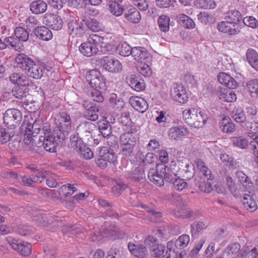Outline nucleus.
<instances>
[{
    "label": "nucleus",
    "mask_w": 258,
    "mask_h": 258,
    "mask_svg": "<svg viewBox=\"0 0 258 258\" xmlns=\"http://www.w3.org/2000/svg\"><path fill=\"white\" fill-rule=\"evenodd\" d=\"M182 115L185 122L190 127L196 128L205 126L209 118L207 112L199 108L186 109Z\"/></svg>",
    "instance_id": "nucleus-1"
},
{
    "label": "nucleus",
    "mask_w": 258,
    "mask_h": 258,
    "mask_svg": "<svg viewBox=\"0 0 258 258\" xmlns=\"http://www.w3.org/2000/svg\"><path fill=\"white\" fill-rule=\"evenodd\" d=\"M107 38L97 34H93L89 35L87 41L82 43L79 46V51L84 56L90 57L98 51V46L102 47L103 44L108 42L104 41Z\"/></svg>",
    "instance_id": "nucleus-2"
},
{
    "label": "nucleus",
    "mask_w": 258,
    "mask_h": 258,
    "mask_svg": "<svg viewBox=\"0 0 258 258\" xmlns=\"http://www.w3.org/2000/svg\"><path fill=\"white\" fill-rule=\"evenodd\" d=\"M173 176V172L164 164H157L156 169H151L148 173L149 180L158 186L164 184V180H169Z\"/></svg>",
    "instance_id": "nucleus-3"
},
{
    "label": "nucleus",
    "mask_w": 258,
    "mask_h": 258,
    "mask_svg": "<svg viewBox=\"0 0 258 258\" xmlns=\"http://www.w3.org/2000/svg\"><path fill=\"white\" fill-rule=\"evenodd\" d=\"M136 132L132 130L131 132L122 134L119 138L121 154L125 156L133 155L134 149L136 144V138L133 135Z\"/></svg>",
    "instance_id": "nucleus-4"
},
{
    "label": "nucleus",
    "mask_w": 258,
    "mask_h": 258,
    "mask_svg": "<svg viewBox=\"0 0 258 258\" xmlns=\"http://www.w3.org/2000/svg\"><path fill=\"white\" fill-rule=\"evenodd\" d=\"M63 138L62 132L60 130L54 129L52 132L46 133L44 137L40 140H43L42 146L44 149L49 152H55L56 148L60 140Z\"/></svg>",
    "instance_id": "nucleus-5"
},
{
    "label": "nucleus",
    "mask_w": 258,
    "mask_h": 258,
    "mask_svg": "<svg viewBox=\"0 0 258 258\" xmlns=\"http://www.w3.org/2000/svg\"><path fill=\"white\" fill-rule=\"evenodd\" d=\"M174 245L170 241L167 243V249L164 245L156 244L153 246L151 249V255L154 258H181V254L178 255L172 251Z\"/></svg>",
    "instance_id": "nucleus-6"
},
{
    "label": "nucleus",
    "mask_w": 258,
    "mask_h": 258,
    "mask_svg": "<svg viewBox=\"0 0 258 258\" xmlns=\"http://www.w3.org/2000/svg\"><path fill=\"white\" fill-rule=\"evenodd\" d=\"M22 119L21 111L16 108L7 109L3 115L4 123L11 127H15L19 125Z\"/></svg>",
    "instance_id": "nucleus-7"
},
{
    "label": "nucleus",
    "mask_w": 258,
    "mask_h": 258,
    "mask_svg": "<svg viewBox=\"0 0 258 258\" xmlns=\"http://www.w3.org/2000/svg\"><path fill=\"white\" fill-rule=\"evenodd\" d=\"M101 65L106 71L112 73H120L122 69L121 63L112 56H105L100 60Z\"/></svg>",
    "instance_id": "nucleus-8"
},
{
    "label": "nucleus",
    "mask_w": 258,
    "mask_h": 258,
    "mask_svg": "<svg viewBox=\"0 0 258 258\" xmlns=\"http://www.w3.org/2000/svg\"><path fill=\"white\" fill-rule=\"evenodd\" d=\"M6 240L15 250L18 251L21 255L28 256L31 254L32 246L30 243L19 241L11 236L7 237Z\"/></svg>",
    "instance_id": "nucleus-9"
},
{
    "label": "nucleus",
    "mask_w": 258,
    "mask_h": 258,
    "mask_svg": "<svg viewBox=\"0 0 258 258\" xmlns=\"http://www.w3.org/2000/svg\"><path fill=\"white\" fill-rule=\"evenodd\" d=\"M55 123L56 127L54 129L60 130L63 136V133L71 130L72 124L70 116L66 112H62L55 117Z\"/></svg>",
    "instance_id": "nucleus-10"
},
{
    "label": "nucleus",
    "mask_w": 258,
    "mask_h": 258,
    "mask_svg": "<svg viewBox=\"0 0 258 258\" xmlns=\"http://www.w3.org/2000/svg\"><path fill=\"white\" fill-rule=\"evenodd\" d=\"M170 95L172 99L177 102L184 104L188 101L186 90L181 84H173L171 88Z\"/></svg>",
    "instance_id": "nucleus-11"
},
{
    "label": "nucleus",
    "mask_w": 258,
    "mask_h": 258,
    "mask_svg": "<svg viewBox=\"0 0 258 258\" xmlns=\"http://www.w3.org/2000/svg\"><path fill=\"white\" fill-rule=\"evenodd\" d=\"M236 21H227L219 23L217 26L218 30L221 32L227 34L228 35H234L237 34L239 31L238 27L236 26L237 22Z\"/></svg>",
    "instance_id": "nucleus-12"
},
{
    "label": "nucleus",
    "mask_w": 258,
    "mask_h": 258,
    "mask_svg": "<svg viewBox=\"0 0 258 258\" xmlns=\"http://www.w3.org/2000/svg\"><path fill=\"white\" fill-rule=\"evenodd\" d=\"M134 60L138 63L148 62L150 59L151 55L147 49L143 47L135 46L132 47L131 54Z\"/></svg>",
    "instance_id": "nucleus-13"
},
{
    "label": "nucleus",
    "mask_w": 258,
    "mask_h": 258,
    "mask_svg": "<svg viewBox=\"0 0 258 258\" xmlns=\"http://www.w3.org/2000/svg\"><path fill=\"white\" fill-rule=\"evenodd\" d=\"M189 241L190 238L189 235L183 234L180 236L175 242L171 241L172 243L174 245L172 248V251L176 254L177 256H178V255L181 254V258H183L184 255L185 254V252L183 251L179 252L177 249H181L186 247L188 245Z\"/></svg>",
    "instance_id": "nucleus-14"
},
{
    "label": "nucleus",
    "mask_w": 258,
    "mask_h": 258,
    "mask_svg": "<svg viewBox=\"0 0 258 258\" xmlns=\"http://www.w3.org/2000/svg\"><path fill=\"white\" fill-rule=\"evenodd\" d=\"M46 69L43 64L40 63H35L34 61L33 64H31L26 71L28 75L35 79H39L42 77L45 73Z\"/></svg>",
    "instance_id": "nucleus-15"
},
{
    "label": "nucleus",
    "mask_w": 258,
    "mask_h": 258,
    "mask_svg": "<svg viewBox=\"0 0 258 258\" xmlns=\"http://www.w3.org/2000/svg\"><path fill=\"white\" fill-rule=\"evenodd\" d=\"M238 197L241 199V202L244 208L250 212H254L257 209V203L252 195L247 193L238 194Z\"/></svg>",
    "instance_id": "nucleus-16"
},
{
    "label": "nucleus",
    "mask_w": 258,
    "mask_h": 258,
    "mask_svg": "<svg viewBox=\"0 0 258 258\" xmlns=\"http://www.w3.org/2000/svg\"><path fill=\"white\" fill-rule=\"evenodd\" d=\"M129 102L135 110L141 113L145 112L149 107L148 104L146 100L139 96L131 97Z\"/></svg>",
    "instance_id": "nucleus-17"
},
{
    "label": "nucleus",
    "mask_w": 258,
    "mask_h": 258,
    "mask_svg": "<svg viewBox=\"0 0 258 258\" xmlns=\"http://www.w3.org/2000/svg\"><path fill=\"white\" fill-rule=\"evenodd\" d=\"M169 138L171 140H178L188 134L186 128L178 125L170 128L168 132Z\"/></svg>",
    "instance_id": "nucleus-18"
},
{
    "label": "nucleus",
    "mask_w": 258,
    "mask_h": 258,
    "mask_svg": "<svg viewBox=\"0 0 258 258\" xmlns=\"http://www.w3.org/2000/svg\"><path fill=\"white\" fill-rule=\"evenodd\" d=\"M246 126L248 130V136L253 140L251 142L250 145L255 149L256 146L254 143H256L258 145V122L247 121Z\"/></svg>",
    "instance_id": "nucleus-19"
},
{
    "label": "nucleus",
    "mask_w": 258,
    "mask_h": 258,
    "mask_svg": "<svg viewBox=\"0 0 258 258\" xmlns=\"http://www.w3.org/2000/svg\"><path fill=\"white\" fill-rule=\"evenodd\" d=\"M10 80L19 87H26L29 85L30 80L24 74L21 73H14L10 76Z\"/></svg>",
    "instance_id": "nucleus-20"
},
{
    "label": "nucleus",
    "mask_w": 258,
    "mask_h": 258,
    "mask_svg": "<svg viewBox=\"0 0 258 258\" xmlns=\"http://www.w3.org/2000/svg\"><path fill=\"white\" fill-rule=\"evenodd\" d=\"M73 17V19L68 22V28L70 31V35L73 37H82L85 33L82 24H78L77 20Z\"/></svg>",
    "instance_id": "nucleus-21"
},
{
    "label": "nucleus",
    "mask_w": 258,
    "mask_h": 258,
    "mask_svg": "<svg viewBox=\"0 0 258 258\" xmlns=\"http://www.w3.org/2000/svg\"><path fill=\"white\" fill-rule=\"evenodd\" d=\"M217 96L220 100L227 102H234L237 99L236 95L233 91L225 88H219Z\"/></svg>",
    "instance_id": "nucleus-22"
},
{
    "label": "nucleus",
    "mask_w": 258,
    "mask_h": 258,
    "mask_svg": "<svg viewBox=\"0 0 258 258\" xmlns=\"http://www.w3.org/2000/svg\"><path fill=\"white\" fill-rule=\"evenodd\" d=\"M220 84L227 86L230 89H236L238 84L234 78L225 73H220L217 76Z\"/></svg>",
    "instance_id": "nucleus-23"
},
{
    "label": "nucleus",
    "mask_w": 258,
    "mask_h": 258,
    "mask_svg": "<svg viewBox=\"0 0 258 258\" xmlns=\"http://www.w3.org/2000/svg\"><path fill=\"white\" fill-rule=\"evenodd\" d=\"M32 121H33V123H32V125H33V134H37L39 133L40 128L43 124V121L41 119L34 120L31 116L27 115L25 116L22 127H28V125L31 124L30 123H31Z\"/></svg>",
    "instance_id": "nucleus-24"
},
{
    "label": "nucleus",
    "mask_w": 258,
    "mask_h": 258,
    "mask_svg": "<svg viewBox=\"0 0 258 258\" xmlns=\"http://www.w3.org/2000/svg\"><path fill=\"white\" fill-rule=\"evenodd\" d=\"M43 23L55 30H60L63 26L61 17H43Z\"/></svg>",
    "instance_id": "nucleus-25"
},
{
    "label": "nucleus",
    "mask_w": 258,
    "mask_h": 258,
    "mask_svg": "<svg viewBox=\"0 0 258 258\" xmlns=\"http://www.w3.org/2000/svg\"><path fill=\"white\" fill-rule=\"evenodd\" d=\"M99 155H101V156L106 160L108 164L115 165L117 162V156L116 154L107 147H104L101 148L99 151Z\"/></svg>",
    "instance_id": "nucleus-26"
},
{
    "label": "nucleus",
    "mask_w": 258,
    "mask_h": 258,
    "mask_svg": "<svg viewBox=\"0 0 258 258\" xmlns=\"http://www.w3.org/2000/svg\"><path fill=\"white\" fill-rule=\"evenodd\" d=\"M34 34L39 38L43 41H48L52 39V32L47 28L44 26L37 27L34 30Z\"/></svg>",
    "instance_id": "nucleus-27"
},
{
    "label": "nucleus",
    "mask_w": 258,
    "mask_h": 258,
    "mask_svg": "<svg viewBox=\"0 0 258 258\" xmlns=\"http://www.w3.org/2000/svg\"><path fill=\"white\" fill-rule=\"evenodd\" d=\"M15 61L20 68L27 71V69L33 64V60L23 53L19 54L15 58Z\"/></svg>",
    "instance_id": "nucleus-28"
},
{
    "label": "nucleus",
    "mask_w": 258,
    "mask_h": 258,
    "mask_svg": "<svg viewBox=\"0 0 258 258\" xmlns=\"http://www.w3.org/2000/svg\"><path fill=\"white\" fill-rule=\"evenodd\" d=\"M246 58L250 65L258 71V53L254 49L249 48L246 53Z\"/></svg>",
    "instance_id": "nucleus-29"
},
{
    "label": "nucleus",
    "mask_w": 258,
    "mask_h": 258,
    "mask_svg": "<svg viewBox=\"0 0 258 258\" xmlns=\"http://www.w3.org/2000/svg\"><path fill=\"white\" fill-rule=\"evenodd\" d=\"M47 4L44 2L38 0L32 2L30 5V10L33 14H40L47 10Z\"/></svg>",
    "instance_id": "nucleus-30"
},
{
    "label": "nucleus",
    "mask_w": 258,
    "mask_h": 258,
    "mask_svg": "<svg viewBox=\"0 0 258 258\" xmlns=\"http://www.w3.org/2000/svg\"><path fill=\"white\" fill-rule=\"evenodd\" d=\"M85 19L82 20L85 21L86 25L90 30L94 32H98L101 30L103 28L102 25L96 19L91 17H85Z\"/></svg>",
    "instance_id": "nucleus-31"
},
{
    "label": "nucleus",
    "mask_w": 258,
    "mask_h": 258,
    "mask_svg": "<svg viewBox=\"0 0 258 258\" xmlns=\"http://www.w3.org/2000/svg\"><path fill=\"white\" fill-rule=\"evenodd\" d=\"M175 174L173 173V176L170 177L169 180L173 184V187L175 190L177 191H183L187 188V183L184 179L178 177L177 178H173Z\"/></svg>",
    "instance_id": "nucleus-32"
},
{
    "label": "nucleus",
    "mask_w": 258,
    "mask_h": 258,
    "mask_svg": "<svg viewBox=\"0 0 258 258\" xmlns=\"http://www.w3.org/2000/svg\"><path fill=\"white\" fill-rule=\"evenodd\" d=\"M220 127L224 133H232L234 131V125L228 116H224L220 122Z\"/></svg>",
    "instance_id": "nucleus-33"
},
{
    "label": "nucleus",
    "mask_w": 258,
    "mask_h": 258,
    "mask_svg": "<svg viewBox=\"0 0 258 258\" xmlns=\"http://www.w3.org/2000/svg\"><path fill=\"white\" fill-rule=\"evenodd\" d=\"M240 245L237 243H235L226 247L223 252L224 258H234L239 252Z\"/></svg>",
    "instance_id": "nucleus-34"
},
{
    "label": "nucleus",
    "mask_w": 258,
    "mask_h": 258,
    "mask_svg": "<svg viewBox=\"0 0 258 258\" xmlns=\"http://www.w3.org/2000/svg\"><path fill=\"white\" fill-rule=\"evenodd\" d=\"M108 103L112 107L119 110L125 105L124 102L121 99L118 98L117 95L115 93L110 94L108 99Z\"/></svg>",
    "instance_id": "nucleus-35"
},
{
    "label": "nucleus",
    "mask_w": 258,
    "mask_h": 258,
    "mask_svg": "<svg viewBox=\"0 0 258 258\" xmlns=\"http://www.w3.org/2000/svg\"><path fill=\"white\" fill-rule=\"evenodd\" d=\"M14 137L13 131L0 127V145L7 143Z\"/></svg>",
    "instance_id": "nucleus-36"
},
{
    "label": "nucleus",
    "mask_w": 258,
    "mask_h": 258,
    "mask_svg": "<svg viewBox=\"0 0 258 258\" xmlns=\"http://www.w3.org/2000/svg\"><path fill=\"white\" fill-rule=\"evenodd\" d=\"M145 177L144 169L142 165L136 167L128 174V177L135 181H140L144 179Z\"/></svg>",
    "instance_id": "nucleus-37"
},
{
    "label": "nucleus",
    "mask_w": 258,
    "mask_h": 258,
    "mask_svg": "<svg viewBox=\"0 0 258 258\" xmlns=\"http://www.w3.org/2000/svg\"><path fill=\"white\" fill-rule=\"evenodd\" d=\"M197 167L203 173L208 180H211L213 176L211 170L206 166L205 163L201 160L198 159L195 161Z\"/></svg>",
    "instance_id": "nucleus-38"
},
{
    "label": "nucleus",
    "mask_w": 258,
    "mask_h": 258,
    "mask_svg": "<svg viewBox=\"0 0 258 258\" xmlns=\"http://www.w3.org/2000/svg\"><path fill=\"white\" fill-rule=\"evenodd\" d=\"M109 10L115 16H120L123 13V8L116 2L108 3Z\"/></svg>",
    "instance_id": "nucleus-39"
},
{
    "label": "nucleus",
    "mask_w": 258,
    "mask_h": 258,
    "mask_svg": "<svg viewBox=\"0 0 258 258\" xmlns=\"http://www.w3.org/2000/svg\"><path fill=\"white\" fill-rule=\"evenodd\" d=\"M70 145L78 152L85 147V145L83 142L81 138H79L77 135H72L70 137Z\"/></svg>",
    "instance_id": "nucleus-40"
},
{
    "label": "nucleus",
    "mask_w": 258,
    "mask_h": 258,
    "mask_svg": "<svg viewBox=\"0 0 258 258\" xmlns=\"http://www.w3.org/2000/svg\"><path fill=\"white\" fill-rule=\"evenodd\" d=\"M236 176L246 190L251 189L252 183L250 179L242 171H237Z\"/></svg>",
    "instance_id": "nucleus-41"
},
{
    "label": "nucleus",
    "mask_w": 258,
    "mask_h": 258,
    "mask_svg": "<svg viewBox=\"0 0 258 258\" xmlns=\"http://www.w3.org/2000/svg\"><path fill=\"white\" fill-rule=\"evenodd\" d=\"M247 88L251 97L258 98V79H253L247 83Z\"/></svg>",
    "instance_id": "nucleus-42"
},
{
    "label": "nucleus",
    "mask_w": 258,
    "mask_h": 258,
    "mask_svg": "<svg viewBox=\"0 0 258 258\" xmlns=\"http://www.w3.org/2000/svg\"><path fill=\"white\" fill-rule=\"evenodd\" d=\"M147 62L140 63L137 67L138 72L145 77H150L152 75V71Z\"/></svg>",
    "instance_id": "nucleus-43"
},
{
    "label": "nucleus",
    "mask_w": 258,
    "mask_h": 258,
    "mask_svg": "<svg viewBox=\"0 0 258 258\" xmlns=\"http://www.w3.org/2000/svg\"><path fill=\"white\" fill-rule=\"evenodd\" d=\"M33 123V121L30 123L29 125H28V127H23V129L25 130L24 134V140H23V143H24L25 145H30L33 141V125H32V123Z\"/></svg>",
    "instance_id": "nucleus-44"
},
{
    "label": "nucleus",
    "mask_w": 258,
    "mask_h": 258,
    "mask_svg": "<svg viewBox=\"0 0 258 258\" xmlns=\"http://www.w3.org/2000/svg\"><path fill=\"white\" fill-rule=\"evenodd\" d=\"M98 127L100 132L104 137H106L111 134L110 124L105 119L98 122Z\"/></svg>",
    "instance_id": "nucleus-45"
},
{
    "label": "nucleus",
    "mask_w": 258,
    "mask_h": 258,
    "mask_svg": "<svg viewBox=\"0 0 258 258\" xmlns=\"http://www.w3.org/2000/svg\"><path fill=\"white\" fill-rule=\"evenodd\" d=\"M117 50L120 55L128 56L131 54L132 47L126 42H123L118 44Z\"/></svg>",
    "instance_id": "nucleus-46"
},
{
    "label": "nucleus",
    "mask_w": 258,
    "mask_h": 258,
    "mask_svg": "<svg viewBox=\"0 0 258 258\" xmlns=\"http://www.w3.org/2000/svg\"><path fill=\"white\" fill-rule=\"evenodd\" d=\"M114 231H113L112 233H110L108 231H104L100 234L99 235H96L95 234L91 237V240L92 241H101L103 238H106L108 239L109 238V236L112 237L113 239L115 238H121V237L119 236V235H116V233L117 232H115L114 233H113Z\"/></svg>",
    "instance_id": "nucleus-47"
},
{
    "label": "nucleus",
    "mask_w": 258,
    "mask_h": 258,
    "mask_svg": "<svg viewBox=\"0 0 258 258\" xmlns=\"http://www.w3.org/2000/svg\"><path fill=\"white\" fill-rule=\"evenodd\" d=\"M195 184L202 191L204 192L209 193L213 189L212 184L208 180L207 182H205L204 180L201 179V181H199L198 180L196 179Z\"/></svg>",
    "instance_id": "nucleus-48"
},
{
    "label": "nucleus",
    "mask_w": 258,
    "mask_h": 258,
    "mask_svg": "<svg viewBox=\"0 0 258 258\" xmlns=\"http://www.w3.org/2000/svg\"><path fill=\"white\" fill-rule=\"evenodd\" d=\"M232 117L236 122L242 123L245 121L246 117L241 108H235L232 112Z\"/></svg>",
    "instance_id": "nucleus-49"
},
{
    "label": "nucleus",
    "mask_w": 258,
    "mask_h": 258,
    "mask_svg": "<svg viewBox=\"0 0 258 258\" xmlns=\"http://www.w3.org/2000/svg\"><path fill=\"white\" fill-rule=\"evenodd\" d=\"M14 32L16 37L19 40L25 42L28 40V33L24 28L21 27H17Z\"/></svg>",
    "instance_id": "nucleus-50"
},
{
    "label": "nucleus",
    "mask_w": 258,
    "mask_h": 258,
    "mask_svg": "<svg viewBox=\"0 0 258 258\" xmlns=\"http://www.w3.org/2000/svg\"><path fill=\"white\" fill-rule=\"evenodd\" d=\"M9 143V147L13 151H18L22 149L23 142H22L20 138L16 136L14 139L10 140Z\"/></svg>",
    "instance_id": "nucleus-51"
},
{
    "label": "nucleus",
    "mask_w": 258,
    "mask_h": 258,
    "mask_svg": "<svg viewBox=\"0 0 258 258\" xmlns=\"http://www.w3.org/2000/svg\"><path fill=\"white\" fill-rule=\"evenodd\" d=\"M233 145L241 149H245L248 145V142L247 139L243 137H236L232 139Z\"/></svg>",
    "instance_id": "nucleus-52"
},
{
    "label": "nucleus",
    "mask_w": 258,
    "mask_h": 258,
    "mask_svg": "<svg viewBox=\"0 0 258 258\" xmlns=\"http://www.w3.org/2000/svg\"><path fill=\"white\" fill-rule=\"evenodd\" d=\"M93 88H97L98 89H105L106 82L105 80L101 74L98 76L94 82L90 85Z\"/></svg>",
    "instance_id": "nucleus-53"
},
{
    "label": "nucleus",
    "mask_w": 258,
    "mask_h": 258,
    "mask_svg": "<svg viewBox=\"0 0 258 258\" xmlns=\"http://www.w3.org/2000/svg\"><path fill=\"white\" fill-rule=\"evenodd\" d=\"M220 159L221 161L226 165L236 167L238 166V163L233 160L232 157L226 154H221L220 155Z\"/></svg>",
    "instance_id": "nucleus-54"
},
{
    "label": "nucleus",
    "mask_w": 258,
    "mask_h": 258,
    "mask_svg": "<svg viewBox=\"0 0 258 258\" xmlns=\"http://www.w3.org/2000/svg\"><path fill=\"white\" fill-rule=\"evenodd\" d=\"M76 190L75 187L69 184L62 185L59 189V193L61 196L68 197L72 195Z\"/></svg>",
    "instance_id": "nucleus-55"
},
{
    "label": "nucleus",
    "mask_w": 258,
    "mask_h": 258,
    "mask_svg": "<svg viewBox=\"0 0 258 258\" xmlns=\"http://www.w3.org/2000/svg\"><path fill=\"white\" fill-rule=\"evenodd\" d=\"M178 20L179 24L187 29H192L195 26V23L190 17H179Z\"/></svg>",
    "instance_id": "nucleus-56"
},
{
    "label": "nucleus",
    "mask_w": 258,
    "mask_h": 258,
    "mask_svg": "<svg viewBox=\"0 0 258 258\" xmlns=\"http://www.w3.org/2000/svg\"><path fill=\"white\" fill-rule=\"evenodd\" d=\"M99 111L96 106H90V110L87 111L85 114V117L89 120L95 121L98 118V115L96 113Z\"/></svg>",
    "instance_id": "nucleus-57"
},
{
    "label": "nucleus",
    "mask_w": 258,
    "mask_h": 258,
    "mask_svg": "<svg viewBox=\"0 0 258 258\" xmlns=\"http://www.w3.org/2000/svg\"><path fill=\"white\" fill-rule=\"evenodd\" d=\"M169 17H159L158 23L162 31L167 32L169 30Z\"/></svg>",
    "instance_id": "nucleus-58"
},
{
    "label": "nucleus",
    "mask_w": 258,
    "mask_h": 258,
    "mask_svg": "<svg viewBox=\"0 0 258 258\" xmlns=\"http://www.w3.org/2000/svg\"><path fill=\"white\" fill-rule=\"evenodd\" d=\"M223 65L225 67V69L233 71L235 70V64L233 63L232 58L227 55H224L222 58Z\"/></svg>",
    "instance_id": "nucleus-59"
},
{
    "label": "nucleus",
    "mask_w": 258,
    "mask_h": 258,
    "mask_svg": "<svg viewBox=\"0 0 258 258\" xmlns=\"http://www.w3.org/2000/svg\"><path fill=\"white\" fill-rule=\"evenodd\" d=\"M105 89H98L97 88H94L91 92V97L93 100L96 102H101L104 100L103 96V92Z\"/></svg>",
    "instance_id": "nucleus-60"
},
{
    "label": "nucleus",
    "mask_w": 258,
    "mask_h": 258,
    "mask_svg": "<svg viewBox=\"0 0 258 258\" xmlns=\"http://www.w3.org/2000/svg\"><path fill=\"white\" fill-rule=\"evenodd\" d=\"M35 231L34 228L28 225L21 226L17 230L18 233L23 236H26L33 233Z\"/></svg>",
    "instance_id": "nucleus-61"
},
{
    "label": "nucleus",
    "mask_w": 258,
    "mask_h": 258,
    "mask_svg": "<svg viewBox=\"0 0 258 258\" xmlns=\"http://www.w3.org/2000/svg\"><path fill=\"white\" fill-rule=\"evenodd\" d=\"M101 75L100 72L96 70H92L88 72L86 75V79L89 85L94 82L99 75Z\"/></svg>",
    "instance_id": "nucleus-62"
},
{
    "label": "nucleus",
    "mask_w": 258,
    "mask_h": 258,
    "mask_svg": "<svg viewBox=\"0 0 258 258\" xmlns=\"http://www.w3.org/2000/svg\"><path fill=\"white\" fill-rule=\"evenodd\" d=\"M243 22L249 27L255 28L258 27V20L255 17H243Z\"/></svg>",
    "instance_id": "nucleus-63"
},
{
    "label": "nucleus",
    "mask_w": 258,
    "mask_h": 258,
    "mask_svg": "<svg viewBox=\"0 0 258 258\" xmlns=\"http://www.w3.org/2000/svg\"><path fill=\"white\" fill-rule=\"evenodd\" d=\"M44 258H56L57 253L55 248L52 246H46L44 247Z\"/></svg>",
    "instance_id": "nucleus-64"
}]
</instances>
